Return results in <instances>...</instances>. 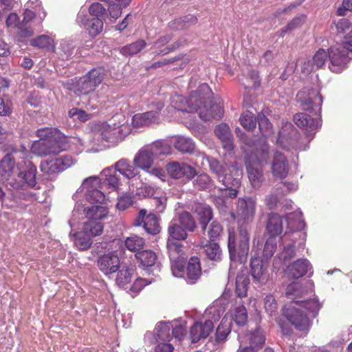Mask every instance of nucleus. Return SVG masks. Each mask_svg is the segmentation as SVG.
Listing matches in <instances>:
<instances>
[{
    "label": "nucleus",
    "instance_id": "b1692460",
    "mask_svg": "<svg viewBox=\"0 0 352 352\" xmlns=\"http://www.w3.org/2000/svg\"><path fill=\"white\" fill-rule=\"evenodd\" d=\"M36 167L30 161L24 162L18 177L30 187H34L36 182Z\"/></svg>",
    "mask_w": 352,
    "mask_h": 352
},
{
    "label": "nucleus",
    "instance_id": "864d4df0",
    "mask_svg": "<svg viewBox=\"0 0 352 352\" xmlns=\"http://www.w3.org/2000/svg\"><path fill=\"white\" fill-rule=\"evenodd\" d=\"M187 256H182L171 259V270L175 276L181 277L184 272L185 265L186 264Z\"/></svg>",
    "mask_w": 352,
    "mask_h": 352
},
{
    "label": "nucleus",
    "instance_id": "4468645a",
    "mask_svg": "<svg viewBox=\"0 0 352 352\" xmlns=\"http://www.w3.org/2000/svg\"><path fill=\"white\" fill-rule=\"evenodd\" d=\"M98 266L104 274H111L116 272L120 266V261L114 252L104 254L98 257Z\"/></svg>",
    "mask_w": 352,
    "mask_h": 352
},
{
    "label": "nucleus",
    "instance_id": "49530a36",
    "mask_svg": "<svg viewBox=\"0 0 352 352\" xmlns=\"http://www.w3.org/2000/svg\"><path fill=\"white\" fill-rule=\"evenodd\" d=\"M146 45L143 39H139L131 44L126 45L120 49V53L126 56H133L141 52Z\"/></svg>",
    "mask_w": 352,
    "mask_h": 352
},
{
    "label": "nucleus",
    "instance_id": "a211bd4d",
    "mask_svg": "<svg viewBox=\"0 0 352 352\" xmlns=\"http://www.w3.org/2000/svg\"><path fill=\"white\" fill-rule=\"evenodd\" d=\"M155 157L148 146L141 148L133 159V165L137 168L148 171L154 162Z\"/></svg>",
    "mask_w": 352,
    "mask_h": 352
},
{
    "label": "nucleus",
    "instance_id": "8fccbe9b",
    "mask_svg": "<svg viewBox=\"0 0 352 352\" xmlns=\"http://www.w3.org/2000/svg\"><path fill=\"white\" fill-rule=\"evenodd\" d=\"M204 251L210 260L218 261L221 259L222 252L218 243L210 241L206 245Z\"/></svg>",
    "mask_w": 352,
    "mask_h": 352
},
{
    "label": "nucleus",
    "instance_id": "4c0bfd02",
    "mask_svg": "<svg viewBox=\"0 0 352 352\" xmlns=\"http://www.w3.org/2000/svg\"><path fill=\"white\" fill-rule=\"evenodd\" d=\"M232 331L231 321L223 318L218 325L215 332V342L223 343Z\"/></svg>",
    "mask_w": 352,
    "mask_h": 352
},
{
    "label": "nucleus",
    "instance_id": "4d7b16f0",
    "mask_svg": "<svg viewBox=\"0 0 352 352\" xmlns=\"http://www.w3.org/2000/svg\"><path fill=\"white\" fill-rule=\"evenodd\" d=\"M30 44L34 47L41 49H50L54 47V41L48 36L40 35L30 41Z\"/></svg>",
    "mask_w": 352,
    "mask_h": 352
},
{
    "label": "nucleus",
    "instance_id": "338daca9",
    "mask_svg": "<svg viewBox=\"0 0 352 352\" xmlns=\"http://www.w3.org/2000/svg\"><path fill=\"white\" fill-rule=\"evenodd\" d=\"M328 52H327L324 49H319L314 55L312 62L316 67V69H320L323 66L327 60Z\"/></svg>",
    "mask_w": 352,
    "mask_h": 352
},
{
    "label": "nucleus",
    "instance_id": "4be33fe9",
    "mask_svg": "<svg viewBox=\"0 0 352 352\" xmlns=\"http://www.w3.org/2000/svg\"><path fill=\"white\" fill-rule=\"evenodd\" d=\"M33 153L40 156H47L52 154H58L62 149L56 143L46 141L35 142L31 148Z\"/></svg>",
    "mask_w": 352,
    "mask_h": 352
},
{
    "label": "nucleus",
    "instance_id": "79ce46f5",
    "mask_svg": "<svg viewBox=\"0 0 352 352\" xmlns=\"http://www.w3.org/2000/svg\"><path fill=\"white\" fill-rule=\"evenodd\" d=\"M178 222L186 230L192 232L197 228L196 221L192 215L187 211H182L178 214Z\"/></svg>",
    "mask_w": 352,
    "mask_h": 352
},
{
    "label": "nucleus",
    "instance_id": "393cba45",
    "mask_svg": "<svg viewBox=\"0 0 352 352\" xmlns=\"http://www.w3.org/2000/svg\"><path fill=\"white\" fill-rule=\"evenodd\" d=\"M214 133L222 142L224 149L230 151L234 148L232 135L227 124H218L214 129Z\"/></svg>",
    "mask_w": 352,
    "mask_h": 352
},
{
    "label": "nucleus",
    "instance_id": "e2e57ef3",
    "mask_svg": "<svg viewBox=\"0 0 352 352\" xmlns=\"http://www.w3.org/2000/svg\"><path fill=\"white\" fill-rule=\"evenodd\" d=\"M223 232V227L217 221H213L208 231V235L210 241H214L221 235Z\"/></svg>",
    "mask_w": 352,
    "mask_h": 352
},
{
    "label": "nucleus",
    "instance_id": "13d9d810",
    "mask_svg": "<svg viewBox=\"0 0 352 352\" xmlns=\"http://www.w3.org/2000/svg\"><path fill=\"white\" fill-rule=\"evenodd\" d=\"M134 199L135 197L131 194L124 193L118 197L116 208L120 211H124L133 206Z\"/></svg>",
    "mask_w": 352,
    "mask_h": 352
},
{
    "label": "nucleus",
    "instance_id": "3c124183",
    "mask_svg": "<svg viewBox=\"0 0 352 352\" xmlns=\"http://www.w3.org/2000/svg\"><path fill=\"white\" fill-rule=\"evenodd\" d=\"M74 244L80 250H88L92 244L91 236H88L83 230L77 232L75 234Z\"/></svg>",
    "mask_w": 352,
    "mask_h": 352
},
{
    "label": "nucleus",
    "instance_id": "7ed1b4c3",
    "mask_svg": "<svg viewBox=\"0 0 352 352\" xmlns=\"http://www.w3.org/2000/svg\"><path fill=\"white\" fill-rule=\"evenodd\" d=\"M269 146L263 143L257 147L252 155L246 160V170L248 178L254 188H258L263 181V168L267 164Z\"/></svg>",
    "mask_w": 352,
    "mask_h": 352
},
{
    "label": "nucleus",
    "instance_id": "9b49d317",
    "mask_svg": "<svg viewBox=\"0 0 352 352\" xmlns=\"http://www.w3.org/2000/svg\"><path fill=\"white\" fill-rule=\"evenodd\" d=\"M285 315L297 330L305 332L309 330L310 320L300 308L292 306L287 309Z\"/></svg>",
    "mask_w": 352,
    "mask_h": 352
},
{
    "label": "nucleus",
    "instance_id": "cd10ccee",
    "mask_svg": "<svg viewBox=\"0 0 352 352\" xmlns=\"http://www.w3.org/2000/svg\"><path fill=\"white\" fill-rule=\"evenodd\" d=\"M159 121L157 113L150 110L144 113H136L132 118V124L134 127L148 126Z\"/></svg>",
    "mask_w": 352,
    "mask_h": 352
},
{
    "label": "nucleus",
    "instance_id": "774afa93",
    "mask_svg": "<svg viewBox=\"0 0 352 352\" xmlns=\"http://www.w3.org/2000/svg\"><path fill=\"white\" fill-rule=\"evenodd\" d=\"M265 341V338L263 333L256 330L251 336L250 338V345L254 349L261 348Z\"/></svg>",
    "mask_w": 352,
    "mask_h": 352
},
{
    "label": "nucleus",
    "instance_id": "0eeeda50",
    "mask_svg": "<svg viewBox=\"0 0 352 352\" xmlns=\"http://www.w3.org/2000/svg\"><path fill=\"white\" fill-rule=\"evenodd\" d=\"M76 160L70 155H63L58 157L45 160L41 163V170L47 174L58 173L72 167Z\"/></svg>",
    "mask_w": 352,
    "mask_h": 352
},
{
    "label": "nucleus",
    "instance_id": "c03bdc74",
    "mask_svg": "<svg viewBox=\"0 0 352 352\" xmlns=\"http://www.w3.org/2000/svg\"><path fill=\"white\" fill-rule=\"evenodd\" d=\"M166 248L170 259L182 256H187L184 250V245L181 243L168 239Z\"/></svg>",
    "mask_w": 352,
    "mask_h": 352
},
{
    "label": "nucleus",
    "instance_id": "052dcab7",
    "mask_svg": "<svg viewBox=\"0 0 352 352\" xmlns=\"http://www.w3.org/2000/svg\"><path fill=\"white\" fill-rule=\"evenodd\" d=\"M295 304L300 307H303L312 313L318 312L321 307L319 301L315 298L305 301H296Z\"/></svg>",
    "mask_w": 352,
    "mask_h": 352
},
{
    "label": "nucleus",
    "instance_id": "39448f33",
    "mask_svg": "<svg viewBox=\"0 0 352 352\" xmlns=\"http://www.w3.org/2000/svg\"><path fill=\"white\" fill-rule=\"evenodd\" d=\"M104 76V68H94L76 81L73 89L77 95H87L93 92L101 84Z\"/></svg>",
    "mask_w": 352,
    "mask_h": 352
},
{
    "label": "nucleus",
    "instance_id": "69168bd1",
    "mask_svg": "<svg viewBox=\"0 0 352 352\" xmlns=\"http://www.w3.org/2000/svg\"><path fill=\"white\" fill-rule=\"evenodd\" d=\"M228 248L230 259L236 261V234L234 230L228 231Z\"/></svg>",
    "mask_w": 352,
    "mask_h": 352
},
{
    "label": "nucleus",
    "instance_id": "9d476101",
    "mask_svg": "<svg viewBox=\"0 0 352 352\" xmlns=\"http://www.w3.org/2000/svg\"><path fill=\"white\" fill-rule=\"evenodd\" d=\"M146 210H140L138 217L135 219L134 226H143L145 231L152 235L160 233L161 227L159 223V218L154 214L150 213L146 215Z\"/></svg>",
    "mask_w": 352,
    "mask_h": 352
},
{
    "label": "nucleus",
    "instance_id": "c85d7f7f",
    "mask_svg": "<svg viewBox=\"0 0 352 352\" xmlns=\"http://www.w3.org/2000/svg\"><path fill=\"white\" fill-rule=\"evenodd\" d=\"M251 275L255 283H261L266 280L267 266L263 265V260L259 257L252 258L250 261Z\"/></svg>",
    "mask_w": 352,
    "mask_h": 352
},
{
    "label": "nucleus",
    "instance_id": "a19ab883",
    "mask_svg": "<svg viewBox=\"0 0 352 352\" xmlns=\"http://www.w3.org/2000/svg\"><path fill=\"white\" fill-rule=\"evenodd\" d=\"M250 278L247 274L239 273L236 278L235 292L238 297L247 296Z\"/></svg>",
    "mask_w": 352,
    "mask_h": 352
},
{
    "label": "nucleus",
    "instance_id": "f3484780",
    "mask_svg": "<svg viewBox=\"0 0 352 352\" xmlns=\"http://www.w3.org/2000/svg\"><path fill=\"white\" fill-rule=\"evenodd\" d=\"M77 21L84 27L91 38H95L102 32L104 23L99 18L89 19L85 15L78 14Z\"/></svg>",
    "mask_w": 352,
    "mask_h": 352
},
{
    "label": "nucleus",
    "instance_id": "e433bc0d",
    "mask_svg": "<svg viewBox=\"0 0 352 352\" xmlns=\"http://www.w3.org/2000/svg\"><path fill=\"white\" fill-rule=\"evenodd\" d=\"M135 257L142 266L146 267L154 265L157 258L156 253L151 250L138 252L135 253Z\"/></svg>",
    "mask_w": 352,
    "mask_h": 352
},
{
    "label": "nucleus",
    "instance_id": "2eb2a0df",
    "mask_svg": "<svg viewBox=\"0 0 352 352\" xmlns=\"http://www.w3.org/2000/svg\"><path fill=\"white\" fill-rule=\"evenodd\" d=\"M256 211V201L251 197L240 198L238 200L236 213L245 223L252 221Z\"/></svg>",
    "mask_w": 352,
    "mask_h": 352
},
{
    "label": "nucleus",
    "instance_id": "aec40b11",
    "mask_svg": "<svg viewBox=\"0 0 352 352\" xmlns=\"http://www.w3.org/2000/svg\"><path fill=\"white\" fill-rule=\"evenodd\" d=\"M192 210L193 212L198 216V220L201 225V230L203 232H205L208 223L213 217L212 208L206 204L195 203Z\"/></svg>",
    "mask_w": 352,
    "mask_h": 352
},
{
    "label": "nucleus",
    "instance_id": "f257e3e1",
    "mask_svg": "<svg viewBox=\"0 0 352 352\" xmlns=\"http://www.w3.org/2000/svg\"><path fill=\"white\" fill-rule=\"evenodd\" d=\"M212 98L213 93L208 85L201 83L196 90L190 91L187 98L178 94L172 96L170 107L183 112H197L204 121L219 119L223 114V108L213 102Z\"/></svg>",
    "mask_w": 352,
    "mask_h": 352
},
{
    "label": "nucleus",
    "instance_id": "f03ea898",
    "mask_svg": "<svg viewBox=\"0 0 352 352\" xmlns=\"http://www.w3.org/2000/svg\"><path fill=\"white\" fill-rule=\"evenodd\" d=\"M208 163L210 171L224 186L219 190H228V196L232 199L236 198L241 185L242 169L234 165L221 164L215 158L209 159Z\"/></svg>",
    "mask_w": 352,
    "mask_h": 352
},
{
    "label": "nucleus",
    "instance_id": "412c9836",
    "mask_svg": "<svg viewBox=\"0 0 352 352\" xmlns=\"http://www.w3.org/2000/svg\"><path fill=\"white\" fill-rule=\"evenodd\" d=\"M309 265L310 263L307 259L299 258L287 267L285 273L289 278L298 279L307 274Z\"/></svg>",
    "mask_w": 352,
    "mask_h": 352
},
{
    "label": "nucleus",
    "instance_id": "6e6d98bb",
    "mask_svg": "<svg viewBox=\"0 0 352 352\" xmlns=\"http://www.w3.org/2000/svg\"><path fill=\"white\" fill-rule=\"evenodd\" d=\"M258 128L263 136L269 135L272 133V124L269 119L263 113H258L256 117Z\"/></svg>",
    "mask_w": 352,
    "mask_h": 352
},
{
    "label": "nucleus",
    "instance_id": "a18cd8bd",
    "mask_svg": "<svg viewBox=\"0 0 352 352\" xmlns=\"http://www.w3.org/2000/svg\"><path fill=\"white\" fill-rule=\"evenodd\" d=\"M104 225L101 221H87L83 223L82 230L88 236L94 237L100 235L103 231Z\"/></svg>",
    "mask_w": 352,
    "mask_h": 352
},
{
    "label": "nucleus",
    "instance_id": "ddd939ff",
    "mask_svg": "<svg viewBox=\"0 0 352 352\" xmlns=\"http://www.w3.org/2000/svg\"><path fill=\"white\" fill-rule=\"evenodd\" d=\"M299 134L291 122L283 124L278 133V142L287 150L297 146Z\"/></svg>",
    "mask_w": 352,
    "mask_h": 352
},
{
    "label": "nucleus",
    "instance_id": "0e129e2a",
    "mask_svg": "<svg viewBox=\"0 0 352 352\" xmlns=\"http://www.w3.org/2000/svg\"><path fill=\"white\" fill-rule=\"evenodd\" d=\"M277 246V242L275 238L270 237L265 242L263 248V257L265 259L270 258L274 254Z\"/></svg>",
    "mask_w": 352,
    "mask_h": 352
},
{
    "label": "nucleus",
    "instance_id": "6e6552de",
    "mask_svg": "<svg viewBox=\"0 0 352 352\" xmlns=\"http://www.w3.org/2000/svg\"><path fill=\"white\" fill-rule=\"evenodd\" d=\"M166 170L170 177L180 179L183 182L192 180L197 175V171L194 167L184 162H169L166 166Z\"/></svg>",
    "mask_w": 352,
    "mask_h": 352
},
{
    "label": "nucleus",
    "instance_id": "680f3d73",
    "mask_svg": "<svg viewBox=\"0 0 352 352\" xmlns=\"http://www.w3.org/2000/svg\"><path fill=\"white\" fill-rule=\"evenodd\" d=\"M234 320L239 326H244L247 323L248 313L244 305H239L235 309Z\"/></svg>",
    "mask_w": 352,
    "mask_h": 352
},
{
    "label": "nucleus",
    "instance_id": "f704fd0d",
    "mask_svg": "<svg viewBox=\"0 0 352 352\" xmlns=\"http://www.w3.org/2000/svg\"><path fill=\"white\" fill-rule=\"evenodd\" d=\"M168 239L173 241H184L188 237L185 228L175 221H170L167 229Z\"/></svg>",
    "mask_w": 352,
    "mask_h": 352
},
{
    "label": "nucleus",
    "instance_id": "423d86ee",
    "mask_svg": "<svg viewBox=\"0 0 352 352\" xmlns=\"http://www.w3.org/2000/svg\"><path fill=\"white\" fill-rule=\"evenodd\" d=\"M296 98L304 110L320 113L322 98L318 90L304 89L297 94Z\"/></svg>",
    "mask_w": 352,
    "mask_h": 352
},
{
    "label": "nucleus",
    "instance_id": "58836bf2",
    "mask_svg": "<svg viewBox=\"0 0 352 352\" xmlns=\"http://www.w3.org/2000/svg\"><path fill=\"white\" fill-rule=\"evenodd\" d=\"M174 147L182 153H192L195 148L192 139L184 136H177L173 142Z\"/></svg>",
    "mask_w": 352,
    "mask_h": 352
},
{
    "label": "nucleus",
    "instance_id": "bf43d9fd",
    "mask_svg": "<svg viewBox=\"0 0 352 352\" xmlns=\"http://www.w3.org/2000/svg\"><path fill=\"white\" fill-rule=\"evenodd\" d=\"M132 274L131 270L126 267H122L118 271L116 282L120 287H124L131 282Z\"/></svg>",
    "mask_w": 352,
    "mask_h": 352
},
{
    "label": "nucleus",
    "instance_id": "ea45409f",
    "mask_svg": "<svg viewBox=\"0 0 352 352\" xmlns=\"http://www.w3.org/2000/svg\"><path fill=\"white\" fill-rule=\"evenodd\" d=\"M197 22V16L188 15L182 18L176 19L169 23V27L174 30H183L190 25H195Z\"/></svg>",
    "mask_w": 352,
    "mask_h": 352
},
{
    "label": "nucleus",
    "instance_id": "603ef678",
    "mask_svg": "<svg viewBox=\"0 0 352 352\" xmlns=\"http://www.w3.org/2000/svg\"><path fill=\"white\" fill-rule=\"evenodd\" d=\"M256 118L254 114L249 111L243 112L240 116L241 124L247 130H253L256 125Z\"/></svg>",
    "mask_w": 352,
    "mask_h": 352
},
{
    "label": "nucleus",
    "instance_id": "1a4fd4ad",
    "mask_svg": "<svg viewBox=\"0 0 352 352\" xmlns=\"http://www.w3.org/2000/svg\"><path fill=\"white\" fill-rule=\"evenodd\" d=\"M83 187L87 189V197L90 201L102 204L105 201L106 195L102 191L103 186L99 177L87 178L83 182Z\"/></svg>",
    "mask_w": 352,
    "mask_h": 352
},
{
    "label": "nucleus",
    "instance_id": "72a5a7b5",
    "mask_svg": "<svg viewBox=\"0 0 352 352\" xmlns=\"http://www.w3.org/2000/svg\"><path fill=\"white\" fill-rule=\"evenodd\" d=\"M196 179L193 181V186L199 190L211 191L216 188L213 179L206 173L197 175Z\"/></svg>",
    "mask_w": 352,
    "mask_h": 352
},
{
    "label": "nucleus",
    "instance_id": "6ab92c4d",
    "mask_svg": "<svg viewBox=\"0 0 352 352\" xmlns=\"http://www.w3.org/2000/svg\"><path fill=\"white\" fill-rule=\"evenodd\" d=\"M214 324L212 320H206L204 323L195 322L190 328V336L192 342H197L206 338L212 332Z\"/></svg>",
    "mask_w": 352,
    "mask_h": 352
},
{
    "label": "nucleus",
    "instance_id": "5fc2aeb1",
    "mask_svg": "<svg viewBox=\"0 0 352 352\" xmlns=\"http://www.w3.org/2000/svg\"><path fill=\"white\" fill-rule=\"evenodd\" d=\"M68 116L74 121L85 122L93 117V114L88 113L82 109L74 107L68 111Z\"/></svg>",
    "mask_w": 352,
    "mask_h": 352
},
{
    "label": "nucleus",
    "instance_id": "5701e85b",
    "mask_svg": "<svg viewBox=\"0 0 352 352\" xmlns=\"http://www.w3.org/2000/svg\"><path fill=\"white\" fill-rule=\"evenodd\" d=\"M186 281L188 284H195L201 276L200 259L197 256L189 258L186 265Z\"/></svg>",
    "mask_w": 352,
    "mask_h": 352
},
{
    "label": "nucleus",
    "instance_id": "7c9ffc66",
    "mask_svg": "<svg viewBox=\"0 0 352 352\" xmlns=\"http://www.w3.org/2000/svg\"><path fill=\"white\" fill-rule=\"evenodd\" d=\"M239 232L241 239L238 249L236 248V260H238L239 263H242L246 261L248 257L250 238L246 230L241 229Z\"/></svg>",
    "mask_w": 352,
    "mask_h": 352
},
{
    "label": "nucleus",
    "instance_id": "a878e982",
    "mask_svg": "<svg viewBox=\"0 0 352 352\" xmlns=\"http://www.w3.org/2000/svg\"><path fill=\"white\" fill-rule=\"evenodd\" d=\"M294 123L300 128L305 129L308 131L316 130L320 124V121L314 119L306 113H298L294 116Z\"/></svg>",
    "mask_w": 352,
    "mask_h": 352
},
{
    "label": "nucleus",
    "instance_id": "37998d69",
    "mask_svg": "<svg viewBox=\"0 0 352 352\" xmlns=\"http://www.w3.org/2000/svg\"><path fill=\"white\" fill-rule=\"evenodd\" d=\"M124 245L131 252H140L145 245V240L136 234H131L125 239Z\"/></svg>",
    "mask_w": 352,
    "mask_h": 352
},
{
    "label": "nucleus",
    "instance_id": "09e8293b",
    "mask_svg": "<svg viewBox=\"0 0 352 352\" xmlns=\"http://www.w3.org/2000/svg\"><path fill=\"white\" fill-rule=\"evenodd\" d=\"M102 175L104 176V182L102 184L108 185L113 189H118L120 184V179L117 175L116 170H113L111 168L105 169L102 171Z\"/></svg>",
    "mask_w": 352,
    "mask_h": 352
},
{
    "label": "nucleus",
    "instance_id": "20e7f679",
    "mask_svg": "<svg viewBox=\"0 0 352 352\" xmlns=\"http://www.w3.org/2000/svg\"><path fill=\"white\" fill-rule=\"evenodd\" d=\"M352 53V27L350 32L344 37L342 43L331 46L328 49L329 69L334 73H340L347 67L352 57L349 54Z\"/></svg>",
    "mask_w": 352,
    "mask_h": 352
},
{
    "label": "nucleus",
    "instance_id": "2f4dec72",
    "mask_svg": "<svg viewBox=\"0 0 352 352\" xmlns=\"http://www.w3.org/2000/svg\"><path fill=\"white\" fill-rule=\"evenodd\" d=\"M108 209L101 205L92 206L85 209V217L88 221H101L107 217Z\"/></svg>",
    "mask_w": 352,
    "mask_h": 352
},
{
    "label": "nucleus",
    "instance_id": "c756f323",
    "mask_svg": "<svg viewBox=\"0 0 352 352\" xmlns=\"http://www.w3.org/2000/svg\"><path fill=\"white\" fill-rule=\"evenodd\" d=\"M36 135L41 140L56 143L64 138L62 133L56 128L44 127L36 131Z\"/></svg>",
    "mask_w": 352,
    "mask_h": 352
},
{
    "label": "nucleus",
    "instance_id": "f8f14e48",
    "mask_svg": "<svg viewBox=\"0 0 352 352\" xmlns=\"http://www.w3.org/2000/svg\"><path fill=\"white\" fill-rule=\"evenodd\" d=\"M171 40L172 36L170 34H166L159 37L156 41L154 42L153 46L151 47V50H152V54H154L155 57L168 54L182 45V42L179 40L168 45Z\"/></svg>",
    "mask_w": 352,
    "mask_h": 352
},
{
    "label": "nucleus",
    "instance_id": "dca6fc26",
    "mask_svg": "<svg viewBox=\"0 0 352 352\" xmlns=\"http://www.w3.org/2000/svg\"><path fill=\"white\" fill-rule=\"evenodd\" d=\"M289 169V163L285 155L279 151L274 152L272 162L273 176L283 179L287 176Z\"/></svg>",
    "mask_w": 352,
    "mask_h": 352
},
{
    "label": "nucleus",
    "instance_id": "c9c22d12",
    "mask_svg": "<svg viewBox=\"0 0 352 352\" xmlns=\"http://www.w3.org/2000/svg\"><path fill=\"white\" fill-rule=\"evenodd\" d=\"M15 167V160L12 154H6L0 161V175L3 179H9Z\"/></svg>",
    "mask_w": 352,
    "mask_h": 352
},
{
    "label": "nucleus",
    "instance_id": "bb28decb",
    "mask_svg": "<svg viewBox=\"0 0 352 352\" xmlns=\"http://www.w3.org/2000/svg\"><path fill=\"white\" fill-rule=\"evenodd\" d=\"M283 218L277 213H270L266 223V230L272 238L280 235L283 232Z\"/></svg>",
    "mask_w": 352,
    "mask_h": 352
},
{
    "label": "nucleus",
    "instance_id": "473e14b6",
    "mask_svg": "<svg viewBox=\"0 0 352 352\" xmlns=\"http://www.w3.org/2000/svg\"><path fill=\"white\" fill-rule=\"evenodd\" d=\"M115 170L127 179H132L138 175V171L126 159H121L115 164Z\"/></svg>",
    "mask_w": 352,
    "mask_h": 352
},
{
    "label": "nucleus",
    "instance_id": "de8ad7c7",
    "mask_svg": "<svg viewBox=\"0 0 352 352\" xmlns=\"http://www.w3.org/2000/svg\"><path fill=\"white\" fill-rule=\"evenodd\" d=\"M155 158L161 155H167L171 153V146L163 141H156L148 145Z\"/></svg>",
    "mask_w": 352,
    "mask_h": 352
}]
</instances>
